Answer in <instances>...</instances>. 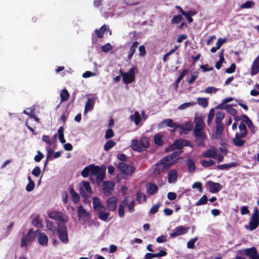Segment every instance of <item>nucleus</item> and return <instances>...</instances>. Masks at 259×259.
<instances>
[{"instance_id":"obj_21","label":"nucleus","mask_w":259,"mask_h":259,"mask_svg":"<svg viewBox=\"0 0 259 259\" xmlns=\"http://www.w3.org/2000/svg\"><path fill=\"white\" fill-rule=\"evenodd\" d=\"M183 141L182 140H178L175 141V142L171 145L168 146L166 148V151L169 152L173 151L176 149L180 150L183 147Z\"/></svg>"},{"instance_id":"obj_26","label":"nucleus","mask_w":259,"mask_h":259,"mask_svg":"<svg viewBox=\"0 0 259 259\" xmlns=\"http://www.w3.org/2000/svg\"><path fill=\"white\" fill-rule=\"evenodd\" d=\"M146 188L147 193L151 195L155 194L158 190L157 186L153 183L147 184Z\"/></svg>"},{"instance_id":"obj_30","label":"nucleus","mask_w":259,"mask_h":259,"mask_svg":"<svg viewBox=\"0 0 259 259\" xmlns=\"http://www.w3.org/2000/svg\"><path fill=\"white\" fill-rule=\"evenodd\" d=\"M131 147L134 150L142 152V146L140 145V143L137 140H133Z\"/></svg>"},{"instance_id":"obj_35","label":"nucleus","mask_w":259,"mask_h":259,"mask_svg":"<svg viewBox=\"0 0 259 259\" xmlns=\"http://www.w3.org/2000/svg\"><path fill=\"white\" fill-rule=\"evenodd\" d=\"M187 165L188 170L190 172H193L196 168L195 163L192 159H189L187 161Z\"/></svg>"},{"instance_id":"obj_19","label":"nucleus","mask_w":259,"mask_h":259,"mask_svg":"<svg viewBox=\"0 0 259 259\" xmlns=\"http://www.w3.org/2000/svg\"><path fill=\"white\" fill-rule=\"evenodd\" d=\"M218 150L214 146H211L206 151L203 153V157L215 158L217 155Z\"/></svg>"},{"instance_id":"obj_9","label":"nucleus","mask_w":259,"mask_h":259,"mask_svg":"<svg viewBox=\"0 0 259 259\" xmlns=\"http://www.w3.org/2000/svg\"><path fill=\"white\" fill-rule=\"evenodd\" d=\"M79 189L81 195L84 197H88L86 193L89 194L93 193V191L90 187V184L87 181H83L79 184Z\"/></svg>"},{"instance_id":"obj_4","label":"nucleus","mask_w":259,"mask_h":259,"mask_svg":"<svg viewBox=\"0 0 259 259\" xmlns=\"http://www.w3.org/2000/svg\"><path fill=\"white\" fill-rule=\"evenodd\" d=\"M35 237L36 233L33 231L32 229H29L27 234L22 237L21 241V246L26 247L35 239Z\"/></svg>"},{"instance_id":"obj_59","label":"nucleus","mask_w":259,"mask_h":259,"mask_svg":"<svg viewBox=\"0 0 259 259\" xmlns=\"http://www.w3.org/2000/svg\"><path fill=\"white\" fill-rule=\"evenodd\" d=\"M114 136V133L112 130L109 128L106 131L105 138L107 139H110Z\"/></svg>"},{"instance_id":"obj_38","label":"nucleus","mask_w":259,"mask_h":259,"mask_svg":"<svg viewBox=\"0 0 259 259\" xmlns=\"http://www.w3.org/2000/svg\"><path fill=\"white\" fill-rule=\"evenodd\" d=\"M197 103L203 108H206L208 106V100L205 98H198Z\"/></svg>"},{"instance_id":"obj_45","label":"nucleus","mask_w":259,"mask_h":259,"mask_svg":"<svg viewBox=\"0 0 259 259\" xmlns=\"http://www.w3.org/2000/svg\"><path fill=\"white\" fill-rule=\"evenodd\" d=\"M235 166V164L234 163H228V164H223L219 165L217 166V167L219 169H228L232 167H233Z\"/></svg>"},{"instance_id":"obj_43","label":"nucleus","mask_w":259,"mask_h":259,"mask_svg":"<svg viewBox=\"0 0 259 259\" xmlns=\"http://www.w3.org/2000/svg\"><path fill=\"white\" fill-rule=\"evenodd\" d=\"M154 142L157 145H162L163 142L162 140V136L160 134H157L154 136Z\"/></svg>"},{"instance_id":"obj_40","label":"nucleus","mask_w":259,"mask_h":259,"mask_svg":"<svg viewBox=\"0 0 259 259\" xmlns=\"http://www.w3.org/2000/svg\"><path fill=\"white\" fill-rule=\"evenodd\" d=\"M254 5V3L253 1H247L242 4L240 8L242 9H249L252 8Z\"/></svg>"},{"instance_id":"obj_53","label":"nucleus","mask_w":259,"mask_h":259,"mask_svg":"<svg viewBox=\"0 0 259 259\" xmlns=\"http://www.w3.org/2000/svg\"><path fill=\"white\" fill-rule=\"evenodd\" d=\"M225 110L230 114L234 115L236 113L235 109L230 105H227L225 106Z\"/></svg>"},{"instance_id":"obj_49","label":"nucleus","mask_w":259,"mask_h":259,"mask_svg":"<svg viewBox=\"0 0 259 259\" xmlns=\"http://www.w3.org/2000/svg\"><path fill=\"white\" fill-rule=\"evenodd\" d=\"M239 129L240 131V133H239L240 134H244V136L247 135V130L246 125L244 123L241 122L239 125Z\"/></svg>"},{"instance_id":"obj_25","label":"nucleus","mask_w":259,"mask_h":259,"mask_svg":"<svg viewBox=\"0 0 259 259\" xmlns=\"http://www.w3.org/2000/svg\"><path fill=\"white\" fill-rule=\"evenodd\" d=\"M37 240L38 243L41 245L46 246L48 244V238L45 233H39Z\"/></svg>"},{"instance_id":"obj_6","label":"nucleus","mask_w":259,"mask_h":259,"mask_svg":"<svg viewBox=\"0 0 259 259\" xmlns=\"http://www.w3.org/2000/svg\"><path fill=\"white\" fill-rule=\"evenodd\" d=\"M137 67L133 66L126 73H123L120 71V72L122 76L123 81L125 84H129L134 80L135 77V71Z\"/></svg>"},{"instance_id":"obj_3","label":"nucleus","mask_w":259,"mask_h":259,"mask_svg":"<svg viewBox=\"0 0 259 259\" xmlns=\"http://www.w3.org/2000/svg\"><path fill=\"white\" fill-rule=\"evenodd\" d=\"M168 158V157H164L157 162L153 170V174L154 175H158L170 166L169 165V163H167V159Z\"/></svg>"},{"instance_id":"obj_28","label":"nucleus","mask_w":259,"mask_h":259,"mask_svg":"<svg viewBox=\"0 0 259 259\" xmlns=\"http://www.w3.org/2000/svg\"><path fill=\"white\" fill-rule=\"evenodd\" d=\"M138 45L139 43L137 41L132 43L128 53L127 59L128 60H130L132 58L133 55L136 51L137 48L138 47Z\"/></svg>"},{"instance_id":"obj_23","label":"nucleus","mask_w":259,"mask_h":259,"mask_svg":"<svg viewBox=\"0 0 259 259\" xmlns=\"http://www.w3.org/2000/svg\"><path fill=\"white\" fill-rule=\"evenodd\" d=\"M178 178V172L176 170H170L168 174V182L169 183H174Z\"/></svg>"},{"instance_id":"obj_51","label":"nucleus","mask_w":259,"mask_h":259,"mask_svg":"<svg viewBox=\"0 0 259 259\" xmlns=\"http://www.w3.org/2000/svg\"><path fill=\"white\" fill-rule=\"evenodd\" d=\"M214 164V162L211 160L209 159V160H202L201 161V164L204 167H209L211 166Z\"/></svg>"},{"instance_id":"obj_50","label":"nucleus","mask_w":259,"mask_h":259,"mask_svg":"<svg viewBox=\"0 0 259 259\" xmlns=\"http://www.w3.org/2000/svg\"><path fill=\"white\" fill-rule=\"evenodd\" d=\"M188 72V70L187 69L184 70L182 73L179 75L177 79L176 82V88L178 85V83L181 81V80L183 78V77L187 74Z\"/></svg>"},{"instance_id":"obj_56","label":"nucleus","mask_w":259,"mask_h":259,"mask_svg":"<svg viewBox=\"0 0 259 259\" xmlns=\"http://www.w3.org/2000/svg\"><path fill=\"white\" fill-rule=\"evenodd\" d=\"M34 186H35V183L34 182H28V183L27 184V185L26 186V190L27 192H31L34 189Z\"/></svg>"},{"instance_id":"obj_54","label":"nucleus","mask_w":259,"mask_h":259,"mask_svg":"<svg viewBox=\"0 0 259 259\" xmlns=\"http://www.w3.org/2000/svg\"><path fill=\"white\" fill-rule=\"evenodd\" d=\"M181 13L186 17L189 22L191 23L193 21L191 16L188 13L185 12L182 9H181Z\"/></svg>"},{"instance_id":"obj_42","label":"nucleus","mask_w":259,"mask_h":259,"mask_svg":"<svg viewBox=\"0 0 259 259\" xmlns=\"http://www.w3.org/2000/svg\"><path fill=\"white\" fill-rule=\"evenodd\" d=\"M224 117V114L221 112H218L216 113V117H215V123H221V121L223 120V119Z\"/></svg>"},{"instance_id":"obj_62","label":"nucleus","mask_w":259,"mask_h":259,"mask_svg":"<svg viewBox=\"0 0 259 259\" xmlns=\"http://www.w3.org/2000/svg\"><path fill=\"white\" fill-rule=\"evenodd\" d=\"M236 69V65L233 63L231 65L230 67L226 70V72L227 73H232L235 72Z\"/></svg>"},{"instance_id":"obj_12","label":"nucleus","mask_w":259,"mask_h":259,"mask_svg":"<svg viewBox=\"0 0 259 259\" xmlns=\"http://www.w3.org/2000/svg\"><path fill=\"white\" fill-rule=\"evenodd\" d=\"M189 229V227H184L182 226H180L176 228L173 230V232L170 233L169 235L171 238H174L175 237L186 234Z\"/></svg>"},{"instance_id":"obj_48","label":"nucleus","mask_w":259,"mask_h":259,"mask_svg":"<svg viewBox=\"0 0 259 259\" xmlns=\"http://www.w3.org/2000/svg\"><path fill=\"white\" fill-rule=\"evenodd\" d=\"M140 143V145L142 146V151L149 146V142L146 138H142Z\"/></svg>"},{"instance_id":"obj_10","label":"nucleus","mask_w":259,"mask_h":259,"mask_svg":"<svg viewBox=\"0 0 259 259\" xmlns=\"http://www.w3.org/2000/svg\"><path fill=\"white\" fill-rule=\"evenodd\" d=\"M114 183L112 182L106 181L103 183V193L106 196H108L112 193L114 189Z\"/></svg>"},{"instance_id":"obj_14","label":"nucleus","mask_w":259,"mask_h":259,"mask_svg":"<svg viewBox=\"0 0 259 259\" xmlns=\"http://www.w3.org/2000/svg\"><path fill=\"white\" fill-rule=\"evenodd\" d=\"M117 199L115 197L112 196L106 200V207L109 211H114L117 207Z\"/></svg>"},{"instance_id":"obj_37","label":"nucleus","mask_w":259,"mask_h":259,"mask_svg":"<svg viewBox=\"0 0 259 259\" xmlns=\"http://www.w3.org/2000/svg\"><path fill=\"white\" fill-rule=\"evenodd\" d=\"M107 29V26L106 25L102 26L99 29H96L95 30L96 34L99 38L103 37V35L106 30Z\"/></svg>"},{"instance_id":"obj_58","label":"nucleus","mask_w":259,"mask_h":259,"mask_svg":"<svg viewBox=\"0 0 259 259\" xmlns=\"http://www.w3.org/2000/svg\"><path fill=\"white\" fill-rule=\"evenodd\" d=\"M112 49V47L109 43H107L105 45L101 47L102 51L105 53L107 52L108 51L111 50Z\"/></svg>"},{"instance_id":"obj_32","label":"nucleus","mask_w":259,"mask_h":259,"mask_svg":"<svg viewBox=\"0 0 259 259\" xmlns=\"http://www.w3.org/2000/svg\"><path fill=\"white\" fill-rule=\"evenodd\" d=\"M70 194L72 197V200L75 203H78L80 200L79 195L74 191L73 187L69 188Z\"/></svg>"},{"instance_id":"obj_5","label":"nucleus","mask_w":259,"mask_h":259,"mask_svg":"<svg viewBox=\"0 0 259 259\" xmlns=\"http://www.w3.org/2000/svg\"><path fill=\"white\" fill-rule=\"evenodd\" d=\"M57 232L60 240L63 243H67L68 242L67 230L65 225L63 223H58Z\"/></svg>"},{"instance_id":"obj_55","label":"nucleus","mask_w":259,"mask_h":259,"mask_svg":"<svg viewBox=\"0 0 259 259\" xmlns=\"http://www.w3.org/2000/svg\"><path fill=\"white\" fill-rule=\"evenodd\" d=\"M46 227L49 230L55 232V227H54L53 222L50 221H47L46 223Z\"/></svg>"},{"instance_id":"obj_16","label":"nucleus","mask_w":259,"mask_h":259,"mask_svg":"<svg viewBox=\"0 0 259 259\" xmlns=\"http://www.w3.org/2000/svg\"><path fill=\"white\" fill-rule=\"evenodd\" d=\"M259 226V218L251 217L250 220L248 224V226H246V229L250 231L256 229Z\"/></svg>"},{"instance_id":"obj_17","label":"nucleus","mask_w":259,"mask_h":259,"mask_svg":"<svg viewBox=\"0 0 259 259\" xmlns=\"http://www.w3.org/2000/svg\"><path fill=\"white\" fill-rule=\"evenodd\" d=\"M166 126H168L170 127H174L175 128H176L178 127H179V125L178 124H177L176 123H174L172 119H166L160 122L158 124V127L159 128H162Z\"/></svg>"},{"instance_id":"obj_34","label":"nucleus","mask_w":259,"mask_h":259,"mask_svg":"<svg viewBox=\"0 0 259 259\" xmlns=\"http://www.w3.org/2000/svg\"><path fill=\"white\" fill-rule=\"evenodd\" d=\"M60 97L62 102L68 100L69 98V94L67 90L63 89L60 93Z\"/></svg>"},{"instance_id":"obj_1","label":"nucleus","mask_w":259,"mask_h":259,"mask_svg":"<svg viewBox=\"0 0 259 259\" xmlns=\"http://www.w3.org/2000/svg\"><path fill=\"white\" fill-rule=\"evenodd\" d=\"M105 170L94 164H91L85 167L81 171V175L83 178H86L90 176L91 180L93 183H96L98 184L101 183L105 177Z\"/></svg>"},{"instance_id":"obj_39","label":"nucleus","mask_w":259,"mask_h":259,"mask_svg":"<svg viewBox=\"0 0 259 259\" xmlns=\"http://www.w3.org/2000/svg\"><path fill=\"white\" fill-rule=\"evenodd\" d=\"M207 202V197L206 195H204L201 197L198 201L195 203L196 206H200L205 204Z\"/></svg>"},{"instance_id":"obj_44","label":"nucleus","mask_w":259,"mask_h":259,"mask_svg":"<svg viewBox=\"0 0 259 259\" xmlns=\"http://www.w3.org/2000/svg\"><path fill=\"white\" fill-rule=\"evenodd\" d=\"M214 115V109H210L208 115L207 120V123L208 125H210L211 122L212 121V120L213 118Z\"/></svg>"},{"instance_id":"obj_13","label":"nucleus","mask_w":259,"mask_h":259,"mask_svg":"<svg viewBox=\"0 0 259 259\" xmlns=\"http://www.w3.org/2000/svg\"><path fill=\"white\" fill-rule=\"evenodd\" d=\"M206 186L212 193L219 192L222 188V185L220 184L211 181L207 182Z\"/></svg>"},{"instance_id":"obj_64","label":"nucleus","mask_w":259,"mask_h":259,"mask_svg":"<svg viewBox=\"0 0 259 259\" xmlns=\"http://www.w3.org/2000/svg\"><path fill=\"white\" fill-rule=\"evenodd\" d=\"M226 39H222L221 38H219L215 44L216 49H219L221 46L226 41Z\"/></svg>"},{"instance_id":"obj_47","label":"nucleus","mask_w":259,"mask_h":259,"mask_svg":"<svg viewBox=\"0 0 259 259\" xmlns=\"http://www.w3.org/2000/svg\"><path fill=\"white\" fill-rule=\"evenodd\" d=\"M136 198L139 203H142L145 201L146 197L144 194L139 191L137 193Z\"/></svg>"},{"instance_id":"obj_11","label":"nucleus","mask_w":259,"mask_h":259,"mask_svg":"<svg viewBox=\"0 0 259 259\" xmlns=\"http://www.w3.org/2000/svg\"><path fill=\"white\" fill-rule=\"evenodd\" d=\"M78 215L79 220L84 223L87 222L90 219L89 212H87L81 205L78 207Z\"/></svg>"},{"instance_id":"obj_52","label":"nucleus","mask_w":259,"mask_h":259,"mask_svg":"<svg viewBox=\"0 0 259 259\" xmlns=\"http://www.w3.org/2000/svg\"><path fill=\"white\" fill-rule=\"evenodd\" d=\"M182 17L181 15H177L173 17L171 20V23L172 24H178L182 20Z\"/></svg>"},{"instance_id":"obj_24","label":"nucleus","mask_w":259,"mask_h":259,"mask_svg":"<svg viewBox=\"0 0 259 259\" xmlns=\"http://www.w3.org/2000/svg\"><path fill=\"white\" fill-rule=\"evenodd\" d=\"M95 104V100L93 98H89L85 103L84 107V114H87L89 111L93 109Z\"/></svg>"},{"instance_id":"obj_63","label":"nucleus","mask_w":259,"mask_h":259,"mask_svg":"<svg viewBox=\"0 0 259 259\" xmlns=\"http://www.w3.org/2000/svg\"><path fill=\"white\" fill-rule=\"evenodd\" d=\"M44 155L39 151H37V154L34 157V160L36 162L40 161L43 158Z\"/></svg>"},{"instance_id":"obj_7","label":"nucleus","mask_w":259,"mask_h":259,"mask_svg":"<svg viewBox=\"0 0 259 259\" xmlns=\"http://www.w3.org/2000/svg\"><path fill=\"white\" fill-rule=\"evenodd\" d=\"M49 218L56 220H58L62 223L67 222L66 215L61 211H51L48 213Z\"/></svg>"},{"instance_id":"obj_27","label":"nucleus","mask_w":259,"mask_h":259,"mask_svg":"<svg viewBox=\"0 0 259 259\" xmlns=\"http://www.w3.org/2000/svg\"><path fill=\"white\" fill-rule=\"evenodd\" d=\"M216 124V131L215 134L213 135L215 139H220L221 137L222 134L223 132L224 127L222 124Z\"/></svg>"},{"instance_id":"obj_29","label":"nucleus","mask_w":259,"mask_h":259,"mask_svg":"<svg viewBox=\"0 0 259 259\" xmlns=\"http://www.w3.org/2000/svg\"><path fill=\"white\" fill-rule=\"evenodd\" d=\"M130 119L134 121L136 125H138L142 120V117L137 111H135L134 114L130 116Z\"/></svg>"},{"instance_id":"obj_18","label":"nucleus","mask_w":259,"mask_h":259,"mask_svg":"<svg viewBox=\"0 0 259 259\" xmlns=\"http://www.w3.org/2000/svg\"><path fill=\"white\" fill-rule=\"evenodd\" d=\"M244 252L251 259H259L257 250L254 247L246 249Z\"/></svg>"},{"instance_id":"obj_57","label":"nucleus","mask_w":259,"mask_h":259,"mask_svg":"<svg viewBox=\"0 0 259 259\" xmlns=\"http://www.w3.org/2000/svg\"><path fill=\"white\" fill-rule=\"evenodd\" d=\"M160 203H157L153 205L150 210V213L154 214L157 212L160 207Z\"/></svg>"},{"instance_id":"obj_8","label":"nucleus","mask_w":259,"mask_h":259,"mask_svg":"<svg viewBox=\"0 0 259 259\" xmlns=\"http://www.w3.org/2000/svg\"><path fill=\"white\" fill-rule=\"evenodd\" d=\"M120 170L126 175H130L134 172L135 168L133 166L129 165L123 162H120L118 164Z\"/></svg>"},{"instance_id":"obj_20","label":"nucleus","mask_w":259,"mask_h":259,"mask_svg":"<svg viewBox=\"0 0 259 259\" xmlns=\"http://www.w3.org/2000/svg\"><path fill=\"white\" fill-rule=\"evenodd\" d=\"M93 206L94 209L97 211L106 209L105 206L101 203L100 199L97 197L93 198Z\"/></svg>"},{"instance_id":"obj_31","label":"nucleus","mask_w":259,"mask_h":259,"mask_svg":"<svg viewBox=\"0 0 259 259\" xmlns=\"http://www.w3.org/2000/svg\"><path fill=\"white\" fill-rule=\"evenodd\" d=\"M180 153L181 152L180 151H176L171 153L170 155H169L165 157L169 158L167 159V163H169V165L171 166L175 163V162L172 160L173 159L179 156Z\"/></svg>"},{"instance_id":"obj_22","label":"nucleus","mask_w":259,"mask_h":259,"mask_svg":"<svg viewBox=\"0 0 259 259\" xmlns=\"http://www.w3.org/2000/svg\"><path fill=\"white\" fill-rule=\"evenodd\" d=\"M259 72V55L253 61L251 65L250 75L251 76L257 74Z\"/></svg>"},{"instance_id":"obj_61","label":"nucleus","mask_w":259,"mask_h":259,"mask_svg":"<svg viewBox=\"0 0 259 259\" xmlns=\"http://www.w3.org/2000/svg\"><path fill=\"white\" fill-rule=\"evenodd\" d=\"M193 189L197 188L200 192H202V185L200 182H195L192 185Z\"/></svg>"},{"instance_id":"obj_41","label":"nucleus","mask_w":259,"mask_h":259,"mask_svg":"<svg viewBox=\"0 0 259 259\" xmlns=\"http://www.w3.org/2000/svg\"><path fill=\"white\" fill-rule=\"evenodd\" d=\"M196 104V103L194 102H189L187 103H184L181 104L178 108L180 110H184L187 108H188L190 106H194Z\"/></svg>"},{"instance_id":"obj_2","label":"nucleus","mask_w":259,"mask_h":259,"mask_svg":"<svg viewBox=\"0 0 259 259\" xmlns=\"http://www.w3.org/2000/svg\"><path fill=\"white\" fill-rule=\"evenodd\" d=\"M194 122L195 123L193 133L195 141L199 146H203L204 141L206 139V136L204 132L205 123L203 117L199 115H195Z\"/></svg>"},{"instance_id":"obj_46","label":"nucleus","mask_w":259,"mask_h":259,"mask_svg":"<svg viewBox=\"0 0 259 259\" xmlns=\"http://www.w3.org/2000/svg\"><path fill=\"white\" fill-rule=\"evenodd\" d=\"M198 238L197 237L190 239L187 244V246L188 248L193 249L195 247V243L197 241Z\"/></svg>"},{"instance_id":"obj_60","label":"nucleus","mask_w":259,"mask_h":259,"mask_svg":"<svg viewBox=\"0 0 259 259\" xmlns=\"http://www.w3.org/2000/svg\"><path fill=\"white\" fill-rule=\"evenodd\" d=\"M40 169L38 166L35 167L31 171L32 175L35 177H38L40 174Z\"/></svg>"},{"instance_id":"obj_15","label":"nucleus","mask_w":259,"mask_h":259,"mask_svg":"<svg viewBox=\"0 0 259 259\" xmlns=\"http://www.w3.org/2000/svg\"><path fill=\"white\" fill-rule=\"evenodd\" d=\"M244 134H240L239 133H236L235 138L233 139V144L237 147L242 146L245 143V140L243 139L244 137Z\"/></svg>"},{"instance_id":"obj_33","label":"nucleus","mask_w":259,"mask_h":259,"mask_svg":"<svg viewBox=\"0 0 259 259\" xmlns=\"http://www.w3.org/2000/svg\"><path fill=\"white\" fill-rule=\"evenodd\" d=\"M98 212L99 214V218L103 221H107L108 217L110 215V213L107 211H105V209H103Z\"/></svg>"},{"instance_id":"obj_36","label":"nucleus","mask_w":259,"mask_h":259,"mask_svg":"<svg viewBox=\"0 0 259 259\" xmlns=\"http://www.w3.org/2000/svg\"><path fill=\"white\" fill-rule=\"evenodd\" d=\"M116 145V143L113 140H108L104 146V149L108 151Z\"/></svg>"}]
</instances>
